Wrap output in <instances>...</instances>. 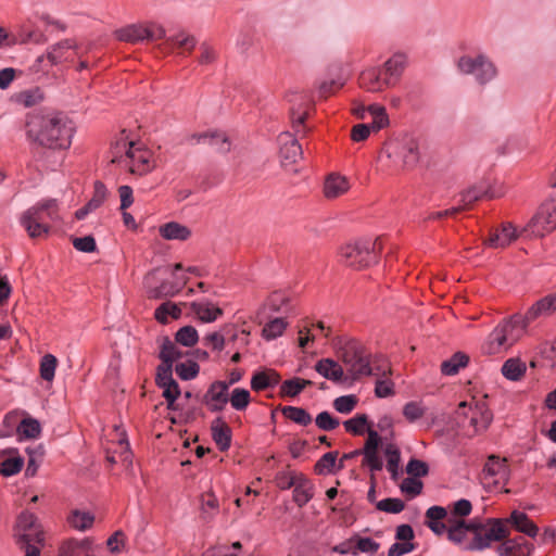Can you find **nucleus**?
Wrapping results in <instances>:
<instances>
[{
	"label": "nucleus",
	"mask_w": 556,
	"mask_h": 556,
	"mask_svg": "<svg viewBox=\"0 0 556 556\" xmlns=\"http://www.w3.org/2000/svg\"><path fill=\"white\" fill-rule=\"evenodd\" d=\"M29 144L48 150H67L75 134L73 122L62 113H29L25 119Z\"/></svg>",
	"instance_id": "1"
},
{
	"label": "nucleus",
	"mask_w": 556,
	"mask_h": 556,
	"mask_svg": "<svg viewBox=\"0 0 556 556\" xmlns=\"http://www.w3.org/2000/svg\"><path fill=\"white\" fill-rule=\"evenodd\" d=\"M111 162L132 175H146L155 167V160L151 150L142 143L129 138L126 130H122L112 142L110 149Z\"/></svg>",
	"instance_id": "2"
},
{
	"label": "nucleus",
	"mask_w": 556,
	"mask_h": 556,
	"mask_svg": "<svg viewBox=\"0 0 556 556\" xmlns=\"http://www.w3.org/2000/svg\"><path fill=\"white\" fill-rule=\"evenodd\" d=\"M420 159L419 143L413 137L404 136L389 140L380 155L381 169L389 174L400 169L413 168Z\"/></svg>",
	"instance_id": "3"
},
{
	"label": "nucleus",
	"mask_w": 556,
	"mask_h": 556,
	"mask_svg": "<svg viewBox=\"0 0 556 556\" xmlns=\"http://www.w3.org/2000/svg\"><path fill=\"white\" fill-rule=\"evenodd\" d=\"M60 220V204L56 199H43L20 217V224L31 239L47 236L50 232L49 222Z\"/></svg>",
	"instance_id": "4"
},
{
	"label": "nucleus",
	"mask_w": 556,
	"mask_h": 556,
	"mask_svg": "<svg viewBox=\"0 0 556 556\" xmlns=\"http://www.w3.org/2000/svg\"><path fill=\"white\" fill-rule=\"evenodd\" d=\"M522 320L521 314L517 313L501 321L482 344L483 353L495 355L513 346L526 333Z\"/></svg>",
	"instance_id": "5"
},
{
	"label": "nucleus",
	"mask_w": 556,
	"mask_h": 556,
	"mask_svg": "<svg viewBox=\"0 0 556 556\" xmlns=\"http://www.w3.org/2000/svg\"><path fill=\"white\" fill-rule=\"evenodd\" d=\"M15 544L25 552L24 556H40L45 544V534L35 514L23 511L14 526Z\"/></svg>",
	"instance_id": "6"
},
{
	"label": "nucleus",
	"mask_w": 556,
	"mask_h": 556,
	"mask_svg": "<svg viewBox=\"0 0 556 556\" xmlns=\"http://www.w3.org/2000/svg\"><path fill=\"white\" fill-rule=\"evenodd\" d=\"M381 244L378 240H359L346 243L339 250V260L342 264L363 269L378 263Z\"/></svg>",
	"instance_id": "7"
},
{
	"label": "nucleus",
	"mask_w": 556,
	"mask_h": 556,
	"mask_svg": "<svg viewBox=\"0 0 556 556\" xmlns=\"http://www.w3.org/2000/svg\"><path fill=\"white\" fill-rule=\"evenodd\" d=\"M472 540L466 546L468 551H484L494 542H501L510 534L503 518H488L484 522L472 520Z\"/></svg>",
	"instance_id": "8"
},
{
	"label": "nucleus",
	"mask_w": 556,
	"mask_h": 556,
	"mask_svg": "<svg viewBox=\"0 0 556 556\" xmlns=\"http://www.w3.org/2000/svg\"><path fill=\"white\" fill-rule=\"evenodd\" d=\"M340 357L344 365L345 379L355 381L371 375L370 359L361 342L346 341L341 348Z\"/></svg>",
	"instance_id": "9"
},
{
	"label": "nucleus",
	"mask_w": 556,
	"mask_h": 556,
	"mask_svg": "<svg viewBox=\"0 0 556 556\" xmlns=\"http://www.w3.org/2000/svg\"><path fill=\"white\" fill-rule=\"evenodd\" d=\"M556 229V198L542 203L536 213L522 227L526 237H544Z\"/></svg>",
	"instance_id": "10"
},
{
	"label": "nucleus",
	"mask_w": 556,
	"mask_h": 556,
	"mask_svg": "<svg viewBox=\"0 0 556 556\" xmlns=\"http://www.w3.org/2000/svg\"><path fill=\"white\" fill-rule=\"evenodd\" d=\"M456 415L459 419H468L475 433L486 430L493 419V415L484 402H460Z\"/></svg>",
	"instance_id": "11"
},
{
	"label": "nucleus",
	"mask_w": 556,
	"mask_h": 556,
	"mask_svg": "<svg viewBox=\"0 0 556 556\" xmlns=\"http://www.w3.org/2000/svg\"><path fill=\"white\" fill-rule=\"evenodd\" d=\"M77 45L73 39L61 40L48 48L45 55L37 58L34 67L36 71L43 70L41 64L48 61L50 66L59 65L64 62L73 61L77 55Z\"/></svg>",
	"instance_id": "12"
},
{
	"label": "nucleus",
	"mask_w": 556,
	"mask_h": 556,
	"mask_svg": "<svg viewBox=\"0 0 556 556\" xmlns=\"http://www.w3.org/2000/svg\"><path fill=\"white\" fill-rule=\"evenodd\" d=\"M457 66L462 73L475 75L479 84H485L496 75L494 65L482 54L476 58L462 56Z\"/></svg>",
	"instance_id": "13"
},
{
	"label": "nucleus",
	"mask_w": 556,
	"mask_h": 556,
	"mask_svg": "<svg viewBox=\"0 0 556 556\" xmlns=\"http://www.w3.org/2000/svg\"><path fill=\"white\" fill-rule=\"evenodd\" d=\"M116 35L122 41L136 43L162 39L165 36V29L156 24H132L121 28Z\"/></svg>",
	"instance_id": "14"
},
{
	"label": "nucleus",
	"mask_w": 556,
	"mask_h": 556,
	"mask_svg": "<svg viewBox=\"0 0 556 556\" xmlns=\"http://www.w3.org/2000/svg\"><path fill=\"white\" fill-rule=\"evenodd\" d=\"M157 270L150 271L143 280L146 293L149 299H162L175 296L181 291V283L174 285L173 280L164 279L161 282L156 279Z\"/></svg>",
	"instance_id": "15"
},
{
	"label": "nucleus",
	"mask_w": 556,
	"mask_h": 556,
	"mask_svg": "<svg viewBox=\"0 0 556 556\" xmlns=\"http://www.w3.org/2000/svg\"><path fill=\"white\" fill-rule=\"evenodd\" d=\"M278 141L280 146L279 155L282 166L288 167L302 159V147L295 138V135L289 131L281 132L278 137Z\"/></svg>",
	"instance_id": "16"
},
{
	"label": "nucleus",
	"mask_w": 556,
	"mask_h": 556,
	"mask_svg": "<svg viewBox=\"0 0 556 556\" xmlns=\"http://www.w3.org/2000/svg\"><path fill=\"white\" fill-rule=\"evenodd\" d=\"M556 313V293H549L534 302L525 314H521L522 321L528 327L534 320L548 317Z\"/></svg>",
	"instance_id": "17"
},
{
	"label": "nucleus",
	"mask_w": 556,
	"mask_h": 556,
	"mask_svg": "<svg viewBox=\"0 0 556 556\" xmlns=\"http://www.w3.org/2000/svg\"><path fill=\"white\" fill-rule=\"evenodd\" d=\"M229 383L226 381H214L210 384L203 396V403L210 412H222L228 403Z\"/></svg>",
	"instance_id": "18"
},
{
	"label": "nucleus",
	"mask_w": 556,
	"mask_h": 556,
	"mask_svg": "<svg viewBox=\"0 0 556 556\" xmlns=\"http://www.w3.org/2000/svg\"><path fill=\"white\" fill-rule=\"evenodd\" d=\"M520 236H525L522 228L518 230L511 223H503L490 233L485 244L493 249H504Z\"/></svg>",
	"instance_id": "19"
},
{
	"label": "nucleus",
	"mask_w": 556,
	"mask_h": 556,
	"mask_svg": "<svg viewBox=\"0 0 556 556\" xmlns=\"http://www.w3.org/2000/svg\"><path fill=\"white\" fill-rule=\"evenodd\" d=\"M482 198H493V194H489V191L483 187H471L460 194L462 205L455 206L448 210L439 211L432 215V218H442L446 216H453L462 210H465L473 202Z\"/></svg>",
	"instance_id": "20"
},
{
	"label": "nucleus",
	"mask_w": 556,
	"mask_h": 556,
	"mask_svg": "<svg viewBox=\"0 0 556 556\" xmlns=\"http://www.w3.org/2000/svg\"><path fill=\"white\" fill-rule=\"evenodd\" d=\"M361 88L369 92H379L386 88L392 87L380 68H368L361 73L358 77Z\"/></svg>",
	"instance_id": "21"
},
{
	"label": "nucleus",
	"mask_w": 556,
	"mask_h": 556,
	"mask_svg": "<svg viewBox=\"0 0 556 556\" xmlns=\"http://www.w3.org/2000/svg\"><path fill=\"white\" fill-rule=\"evenodd\" d=\"M483 475L485 478L492 479L494 484H504L508 479L506 459L495 455L489 456L483 467Z\"/></svg>",
	"instance_id": "22"
},
{
	"label": "nucleus",
	"mask_w": 556,
	"mask_h": 556,
	"mask_svg": "<svg viewBox=\"0 0 556 556\" xmlns=\"http://www.w3.org/2000/svg\"><path fill=\"white\" fill-rule=\"evenodd\" d=\"M190 308L199 320L206 324L214 323L224 314L219 306L206 299L193 301Z\"/></svg>",
	"instance_id": "23"
},
{
	"label": "nucleus",
	"mask_w": 556,
	"mask_h": 556,
	"mask_svg": "<svg viewBox=\"0 0 556 556\" xmlns=\"http://www.w3.org/2000/svg\"><path fill=\"white\" fill-rule=\"evenodd\" d=\"M533 545L522 539H504L497 546L498 556H531Z\"/></svg>",
	"instance_id": "24"
},
{
	"label": "nucleus",
	"mask_w": 556,
	"mask_h": 556,
	"mask_svg": "<svg viewBox=\"0 0 556 556\" xmlns=\"http://www.w3.org/2000/svg\"><path fill=\"white\" fill-rule=\"evenodd\" d=\"M351 188L350 181L345 176L332 173L328 175L324 182V195L328 200L337 199L345 194Z\"/></svg>",
	"instance_id": "25"
},
{
	"label": "nucleus",
	"mask_w": 556,
	"mask_h": 556,
	"mask_svg": "<svg viewBox=\"0 0 556 556\" xmlns=\"http://www.w3.org/2000/svg\"><path fill=\"white\" fill-rule=\"evenodd\" d=\"M315 370L325 379L336 383L345 382V371L343 367L332 358H323L315 364Z\"/></svg>",
	"instance_id": "26"
},
{
	"label": "nucleus",
	"mask_w": 556,
	"mask_h": 556,
	"mask_svg": "<svg viewBox=\"0 0 556 556\" xmlns=\"http://www.w3.org/2000/svg\"><path fill=\"white\" fill-rule=\"evenodd\" d=\"M506 522V527L511 525L517 531L530 536L535 538L539 533V528L529 518V516L520 510H513L508 518H503Z\"/></svg>",
	"instance_id": "27"
},
{
	"label": "nucleus",
	"mask_w": 556,
	"mask_h": 556,
	"mask_svg": "<svg viewBox=\"0 0 556 556\" xmlns=\"http://www.w3.org/2000/svg\"><path fill=\"white\" fill-rule=\"evenodd\" d=\"M106 195H108L106 187L104 186L103 182L97 180L94 182L92 198L87 202V204L85 206H83L81 208L76 211L75 217L78 220L84 219L88 214L96 211L103 204V202L106 199Z\"/></svg>",
	"instance_id": "28"
},
{
	"label": "nucleus",
	"mask_w": 556,
	"mask_h": 556,
	"mask_svg": "<svg viewBox=\"0 0 556 556\" xmlns=\"http://www.w3.org/2000/svg\"><path fill=\"white\" fill-rule=\"evenodd\" d=\"M211 431L218 448L222 452L227 451L231 443V429L222 417H217L212 421Z\"/></svg>",
	"instance_id": "29"
},
{
	"label": "nucleus",
	"mask_w": 556,
	"mask_h": 556,
	"mask_svg": "<svg viewBox=\"0 0 556 556\" xmlns=\"http://www.w3.org/2000/svg\"><path fill=\"white\" fill-rule=\"evenodd\" d=\"M406 55L403 53H395L386 61L382 72L391 86H394L397 83L406 66Z\"/></svg>",
	"instance_id": "30"
},
{
	"label": "nucleus",
	"mask_w": 556,
	"mask_h": 556,
	"mask_svg": "<svg viewBox=\"0 0 556 556\" xmlns=\"http://www.w3.org/2000/svg\"><path fill=\"white\" fill-rule=\"evenodd\" d=\"M279 382L280 375L274 369L256 371L251 378V389L260 392L268 388H274L278 386Z\"/></svg>",
	"instance_id": "31"
},
{
	"label": "nucleus",
	"mask_w": 556,
	"mask_h": 556,
	"mask_svg": "<svg viewBox=\"0 0 556 556\" xmlns=\"http://www.w3.org/2000/svg\"><path fill=\"white\" fill-rule=\"evenodd\" d=\"M160 236L165 240L186 241L191 236V230L177 222H168L159 228Z\"/></svg>",
	"instance_id": "32"
},
{
	"label": "nucleus",
	"mask_w": 556,
	"mask_h": 556,
	"mask_svg": "<svg viewBox=\"0 0 556 556\" xmlns=\"http://www.w3.org/2000/svg\"><path fill=\"white\" fill-rule=\"evenodd\" d=\"M314 496L312 482L302 473L293 486V501L299 507L306 505Z\"/></svg>",
	"instance_id": "33"
},
{
	"label": "nucleus",
	"mask_w": 556,
	"mask_h": 556,
	"mask_svg": "<svg viewBox=\"0 0 556 556\" xmlns=\"http://www.w3.org/2000/svg\"><path fill=\"white\" fill-rule=\"evenodd\" d=\"M527 371V365L519 357H511L504 362L501 372L509 381H519Z\"/></svg>",
	"instance_id": "34"
},
{
	"label": "nucleus",
	"mask_w": 556,
	"mask_h": 556,
	"mask_svg": "<svg viewBox=\"0 0 556 556\" xmlns=\"http://www.w3.org/2000/svg\"><path fill=\"white\" fill-rule=\"evenodd\" d=\"M68 525L78 531L90 529L94 522V515L89 511L74 509L67 517Z\"/></svg>",
	"instance_id": "35"
},
{
	"label": "nucleus",
	"mask_w": 556,
	"mask_h": 556,
	"mask_svg": "<svg viewBox=\"0 0 556 556\" xmlns=\"http://www.w3.org/2000/svg\"><path fill=\"white\" fill-rule=\"evenodd\" d=\"M198 142L207 143L217 152H228L230 143L224 132L201 134L197 137Z\"/></svg>",
	"instance_id": "36"
},
{
	"label": "nucleus",
	"mask_w": 556,
	"mask_h": 556,
	"mask_svg": "<svg viewBox=\"0 0 556 556\" xmlns=\"http://www.w3.org/2000/svg\"><path fill=\"white\" fill-rule=\"evenodd\" d=\"M469 357L463 352H456L448 359L441 364V371L443 375L453 376L456 375L459 369L467 366Z\"/></svg>",
	"instance_id": "37"
},
{
	"label": "nucleus",
	"mask_w": 556,
	"mask_h": 556,
	"mask_svg": "<svg viewBox=\"0 0 556 556\" xmlns=\"http://www.w3.org/2000/svg\"><path fill=\"white\" fill-rule=\"evenodd\" d=\"M181 315V308L170 301L162 303L154 311V318L163 325H166L170 318L178 319Z\"/></svg>",
	"instance_id": "38"
},
{
	"label": "nucleus",
	"mask_w": 556,
	"mask_h": 556,
	"mask_svg": "<svg viewBox=\"0 0 556 556\" xmlns=\"http://www.w3.org/2000/svg\"><path fill=\"white\" fill-rule=\"evenodd\" d=\"M184 356L182 351L169 338L162 339L159 357L162 363L173 365L175 361Z\"/></svg>",
	"instance_id": "39"
},
{
	"label": "nucleus",
	"mask_w": 556,
	"mask_h": 556,
	"mask_svg": "<svg viewBox=\"0 0 556 556\" xmlns=\"http://www.w3.org/2000/svg\"><path fill=\"white\" fill-rule=\"evenodd\" d=\"M383 451L387 457V470L390 472L391 479L396 480L399 478L401 452L393 443L387 444Z\"/></svg>",
	"instance_id": "40"
},
{
	"label": "nucleus",
	"mask_w": 556,
	"mask_h": 556,
	"mask_svg": "<svg viewBox=\"0 0 556 556\" xmlns=\"http://www.w3.org/2000/svg\"><path fill=\"white\" fill-rule=\"evenodd\" d=\"M281 414L285 418L303 427L308 426L313 420L311 414L306 409L298 406H283L281 407Z\"/></svg>",
	"instance_id": "41"
},
{
	"label": "nucleus",
	"mask_w": 556,
	"mask_h": 556,
	"mask_svg": "<svg viewBox=\"0 0 556 556\" xmlns=\"http://www.w3.org/2000/svg\"><path fill=\"white\" fill-rule=\"evenodd\" d=\"M106 459L111 464H116L118 462H123L128 465L131 464V451L125 433H123L118 439V452H108Z\"/></svg>",
	"instance_id": "42"
},
{
	"label": "nucleus",
	"mask_w": 556,
	"mask_h": 556,
	"mask_svg": "<svg viewBox=\"0 0 556 556\" xmlns=\"http://www.w3.org/2000/svg\"><path fill=\"white\" fill-rule=\"evenodd\" d=\"M312 381L302 379V378H292L289 380H285L280 386V395L295 397L299 395L306 387L311 386Z\"/></svg>",
	"instance_id": "43"
},
{
	"label": "nucleus",
	"mask_w": 556,
	"mask_h": 556,
	"mask_svg": "<svg viewBox=\"0 0 556 556\" xmlns=\"http://www.w3.org/2000/svg\"><path fill=\"white\" fill-rule=\"evenodd\" d=\"M288 323L285 318L277 317L266 323L262 329V337L271 341L283 334L287 329Z\"/></svg>",
	"instance_id": "44"
},
{
	"label": "nucleus",
	"mask_w": 556,
	"mask_h": 556,
	"mask_svg": "<svg viewBox=\"0 0 556 556\" xmlns=\"http://www.w3.org/2000/svg\"><path fill=\"white\" fill-rule=\"evenodd\" d=\"M343 427L346 432L353 435H363L370 428L366 414H357L343 421Z\"/></svg>",
	"instance_id": "45"
},
{
	"label": "nucleus",
	"mask_w": 556,
	"mask_h": 556,
	"mask_svg": "<svg viewBox=\"0 0 556 556\" xmlns=\"http://www.w3.org/2000/svg\"><path fill=\"white\" fill-rule=\"evenodd\" d=\"M472 520L470 522H466L464 520H457L454 525L450 526L447 529V539L455 544H460L467 536L468 532H471Z\"/></svg>",
	"instance_id": "46"
},
{
	"label": "nucleus",
	"mask_w": 556,
	"mask_h": 556,
	"mask_svg": "<svg viewBox=\"0 0 556 556\" xmlns=\"http://www.w3.org/2000/svg\"><path fill=\"white\" fill-rule=\"evenodd\" d=\"M219 511V503L213 492H206L201 496V513L205 520H211Z\"/></svg>",
	"instance_id": "47"
},
{
	"label": "nucleus",
	"mask_w": 556,
	"mask_h": 556,
	"mask_svg": "<svg viewBox=\"0 0 556 556\" xmlns=\"http://www.w3.org/2000/svg\"><path fill=\"white\" fill-rule=\"evenodd\" d=\"M16 431L23 439H36L41 433V426L37 419L24 418L17 426Z\"/></svg>",
	"instance_id": "48"
},
{
	"label": "nucleus",
	"mask_w": 556,
	"mask_h": 556,
	"mask_svg": "<svg viewBox=\"0 0 556 556\" xmlns=\"http://www.w3.org/2000/svg\"><path fill=\"white\" fill-rule=\"evenodd\" d=\"M367 110L372 117V122L369 126L374 131H378L389 125V116L384 106L371 104Z\"/></svg>",
	"instance_id": "49"
},
{
	"label": "nucleus",
	"mask_w": 556,
	"mask_h": 556,
	"mask_svg": "<svg viewBox=\"0 0 556 556\" xmlns=\"http://www.w3.org/2000/svg\"><path fill=\"white\" fill-rule=\"evenodd\" d=\"M228 402H230L233 409L238 412L245 410L251 402L249 390L243 388H235L230 396L228 395Z\"/></svg>",
	"instance_id": "50"
},
{
	"label": "nucleus",
	"mask_w": 556,
	"mask_h": 556,
	"mask_svg": "<svg viewBox=\"0 0 556 556\" xmlns=\"http://www.w3.org/2000/svg\"><path fill=\"white\" fill-rule=\"evenodd\" d=\"M58 359L52 354H46L40 361V377L46 381H52L55 376Z\"/></svg>",
	"instance_id": "51"
},
{
	"label": "nucleus",
	"mask_w": 556,
	"mask_h": 556,
	"mask_svg": "<svg viewBox=\"0 0 556 556\" xmlns=\"http://www.w3.org/2000/svg\"><path fill=\"white\" fill-rule=\"evenodd\" d=\"M175 340L184 346H193L199 340V334L194 327L185 326L176 332Z\"/></svg>",
	"instance_id": "52"
},
{
	"label": "nucleus",
	"mask_w": 556,
	"mask_h": 556,
	"mask_svg": "<svg viewBox=\"0 0 556 556\" xmlns=\"http://www.w3.org/2000/svg\"><path fill=\"white\" fill-rule=\"evenodd\" d=\"M24 465V459L20 456L9 457L0 462V475L11 477L18 473Z\"/></svg>",
	"instance_id": "53"
},
{
	"label": "nucleus",
	"mask_w": 556,
	"mask_h": 556,
	"mask_svg": "<svg viewBox=\"0 0 556 556\" xmlns=\"http://www.w3.org/2000/svg\"><path fill=\"white\" fill-rule=\"evenodd\" d=\"M338 457V452H328L324 454L315 464V472L318 475H328L333 472Z\"/></svg>",
	"instance_id": "54"
},
{
	"label": "nucleus",
	"mask_w": 556,
	"mask_h": 556,
	"mask_svg": "<svg viewBox=\"0 0 556 556\" xmlns=\"http://www.w3.org/2000/svg\"><path fill=\"white\" fill-rule=\"evenodd\" d=\"M302 473L294 470L279 471L275 476V483L280 490H289L294 486Z\"/></svg>",
	"instance_id": "55"
},
{
	"label": "nucleus",
	"mask_w": 556,
	"mask_h": 556,
	"mask_svg": "<svg viewBox=\"0 0 556 556\" xmlns=\"http://www.w3.org/2000/svg\"><path fill=\"white\" fill-rule=\"evenodd\" d=\"M241 543L235 542L230 546L210 548L202 556H250L241 553Z\"/></svg>",
	"instance_id": "56"
},
{
	"label": "nucleus",
	"mask_w": 556,
	"mask_h": 556,
	"mask_svg": "<svg viewBox=\"0 0 556 556\" xmlns=\"http://www.w3.org/2000/svg\"><path fill=\"white\" fill-rule=\"evenodd\" d=\"M358 399L354 394L342 395L333 401V407L338 413L350 414L357 405Z\"/></svg>",
	"instance_id": "57"
},
{
	"label": "nucleus",
	"mask_w": 556,
	"mask_h": 556,
	"mask_svg": "<svg viewBox=\"0 0 556 556\" xmlns=\"http://www.w3.org/2000/svg\"><path fill=\"white\" fill-rule=\"evenodd\" d=\"M355 541V551H357V554L366 553L369 555H374L378 552L380 548V544L372 540L371 538H363L359 535H354Z\"/></svg>",
	"instance_id": "58"
},
{
	"label": "nucleus",
	"mask_w": 556,
	"mask_h": 556,
	"mask_svg": "<svg viewBox=\"0 0 556 556\" xmlns=\"http://www.w3.org/2000/svg\"><path fill=\"white\" fill-rule=\"evenodd\" d=\"M200 367L195 362L179 363L175 367L177 376L182 380H191L199 374Z\"/></svg>",
	"instance_id": "59"
},
{
	"label": "nucleus",
	"mask_w": 556,
	"mask_h": 556,
	"mask_svg": "<svg viewBox=\"0 0 556 556\" xmlns=\"http://www.w3.org/2000/svg\"><path fill=\"white\" fill-rule=\"evenodd\" d=\"M426 413V408L419 402H408L403 407V415L409 422L420 419Z\"/></svg>",
	"instance_id": "60"
},
{
	"label": "nucleus",
	"mask_w": 556,
	"mask_h": 556,
	"mask_svg": "<svg viewBox=\"0 0 556 556\" xmlns=\"http://www.w3.org/2000/svg\"><path fill=\"white\" fill-rule=\"evenodd\" d=\"M376 507L378 510L384 513L399 514L403 511L405 505L404 502L400 498L389 497L377 502Z\"/></svg>",
	"instance_id": "61"
},
{
	"label": "nucleus",
	"mask_w": 556,
	"mask_h": 556,
	"mask_svg": "<svg viewBox=\"0 0 556 556\" xmlns=\"http://www.w3.org/2000/svg\"><path fill=\"white\" fill-rule=\"evenodd\" d=\"M370 376H375L377 379L386 378L391 374V365L386 358L376 357L370 361Z\"/></svg>",
	"instance_id": "62"
},
{
	"label": "nucleus",
	"mask_w": 556,
	"mask_h": 556,
	"mask_svg": "<svg viewBox=\"0 0 556 556\" xmlns=\"http://www.w3.org/2000/svg\"><path fill=\"white\" fill-rule=\"evenodd\" d=\"M422 488L424 483L413 477L405 478L400 485L401 491L412 497L419 495L422 492Z\"/></svg>",
	"instance_id": "63"
},
{
	"label": "nucleus",
	"mask_w": 556,
	"mask_h": 556,
	"mask_svg": "<svg viewBox=\"0 0 556 556\" xmlns=\"http://www.w3.org/2000/svg\"><path fill=\"white\" fill-rule=\"evenodd\" d=\"M315 422L316 426L324 431H331L340 425L339 419L332 417L331 414L326 410L316 416Z\"/></svg>",
	"instance_id": "64"
}]
</instances>
